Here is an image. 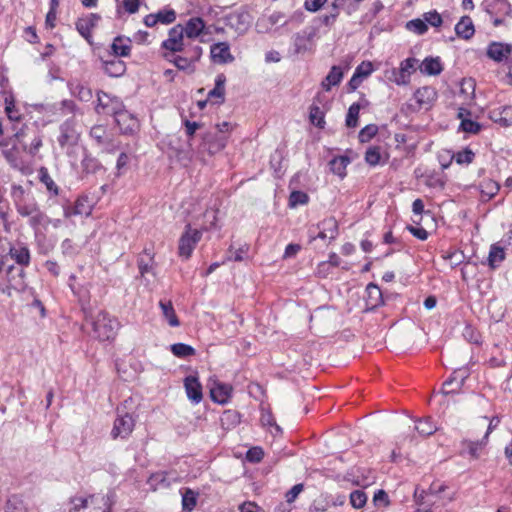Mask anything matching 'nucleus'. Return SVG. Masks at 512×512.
Instances as JSON below:
<instances>
[{
  "instance_id": "1",
  "label": "nucleus",
  "mask_w": 512,
  "mask_h": 512,
  "mask_svg": "<svg viewBox=\"0 0 512 512\" xmlns=\"http://www.w3.org/2000/svg\"><path fill=\"white\" fill-rule=\"evenodd\" d=\"M84 319L86 323L92 326V336L99 341H111L117 335L120 323L115 317L110 316L103 310H98L96 314L90 306H82Z\"/></svg>"
},
{
  "instance_id": "2",
  "label": "nucleus",
  "mask_w": 512,
  "mask_h": 512,
  "mask_svg": "<svg viewBox=\"0 0 512 512\" xmlns=\"http://www.w3.org/2000/svg\"><path fill=\"white\" fill-rule=\"evenodd\" d=\"M13 130H15L14 137L22 145L23 150L31 156H35L42 146V136L40 133L35 128L27 125H23L19 129L13 126Z\"/></svg>"
},
{
  "instance_id": "3",
  "label": "nucleus",
  "mask_w": 512,
  "mask_h": 512,
  "mask_svg": "<svg viewBox=\"0 0 512 512\" xmlns=\"http://www.w3.org/2000/svg\"><path fill=\"white\" fill-rule=\"evenodd\" d=\"M60 134L57 138L61 148H66L68 157H72L75 147L80 140V133L76 129V120L69 118L65 120L59 127Z\"/></svg>"
},
{
  "instance_id": "4",
  "label": "nucleus",
  "mask_w": 512,
  "mask_h": 512,
  "mask_svg": "<svg viewBox=\"0 0 512 512\" xmlns=\"http://www.w3.org/2000/svg\"><path fill=\"white\" fill-rule=\"evenodd\" d=\"M201 143L195 150L198 157L204 159L205 154L212 156L222 151L227 144V138L223 135L208 131L202 134Z\"/></svg>"
},
{
  "instance_id": "5",
  "label": "nucleus",
  "mask_w": 512,
  "mask_h": 512,
  "mask_svg": "<svg viewBox=\"0 0 512 512\" xmlns=\"http://www.w3.org/2000/svg\"><path fill=\"white\" fill-rule=\"evenodd\" d=\"M135 427V418L132 414L125 411L124 407L117 408V418L114 421L111 430V437L113 439H127Z\"/></svg>"
},
{
  "instance_id": "6",
  "label": "nucleus",
  "mask_w": 512,
  "mask_h": 512,
  "mask_svg": "<svg viewBox=\"0 0 512 512\" xmlns=\"http://www.w3.org/2000/svg\"><path fill=\"white\" fill-rule=\"evenodd\" d=\"M224 23L233 29L238 36L247 33L252 23V16L245 9L235 10L223 17Z\"/></svg>"
},
{
  "instance_id": "7",
  "label": "nucleus",
  "mask_w": 512,
  "mask_h": 512,
  "mask_svg": "<svg viewBox=\"0 0 512 512\" xmlns=\"http://www.w3.org/2000/svg\"><path fill=\"white\" fill-rule=\"evenodd\" d=\"M125 108L122 100L105 92L97 93V105L95 110L98 114L111 115L115 117L118 112Z\"/></svg>"
},
{
  "instance_id": "8",
  "label": "nucleus",
  "mask_w": 512,
  "mask_h": 512,
  "mask_svg": "<svg viewBox=\"0 0 512 512\" xmlns=\"http://www.w3.org/2000/svg\"><path fill=\"white\" fill-rule=\"evenodd\" d=\"M202 232L197 229H191L190 225L186 226V231L182 234L179 239L178 254L185 260L189 259L192 252L201 240Z\"/></svg>"
},
{
  "instance_id": "9",
  "label": "nucleus",
  "mask_w": 512,
  "mask_h": 512,
  "mask_svg": "<svg viewBox=\"0 0 512 512\" xmlns=\"http://www.w3.org/2000/svg\"><path fill=\"white\" fill-rule=\"evenodd\" d=\"M80 167L82 179L89 175H103L106 173V168L86 148H83Z\"/></svg>"
},
{
  "instance_id": "10",
  "label": "nucleus",
  "mask_w": 512,
  "mask_h": 512,
  "mask_svg": "<svg viewBox=\"0 0 512 512\" xmlns=\"http://www.w3.org/2000/svg\"><path fill=\"white\" fill-rule=\"evenodd\" d=\"M114 120L122 134L132 135L139 129L138 119L125 108L118 112Z\"/></svg>"
},
{
  "instance_id": "11",
  "label": "nucleus",
  "mask_w": 512,
  "mask_h": 512,
  "mask_svg": "<svg viewBox=\"0 0 512 512\" xmlns=\"http://www.w3.org/2000/svg\"><path fill=\"white\" fill-rule=\"evenodd\" d=\"M317 229L319 230L317 235H311V238L314 240L316 238L322 240H334L338 236V222L334 217H329L317 224Z\"/></svg>"
},
{
  "instance_id": "12",
  "label": "nucleus",
  "mask_w": 512,
  "mask_h": 512,
  "mask_svg": "<svg viewBox=\"0 0 512 512\" xmlns=\"http://www.w3.org/2000/svg\"><path fill=\"white\" fill-rule=\"evenodd\" d=\"M418 60L416 58H407L400 63L398 70L393 71V81L397 85H407L410 82V76L415 71Z\"/></svg>"
},
{
  "instance_id": "13",
  "label": "nucleus",
  "mask_w": 512,
  "mask_h": 512,
  "mask_svg": "<svg viewBox=\"0 0 512 512\" xmlns=\"http://www.w3.org/2000/svg\"><path fill=\"white\" fill-rule=\"evenodd\" d=\"M185 34L184 27L180 24L174 26L169 31V37L162 42V48L168 52H178L185 43L183 42V36Z\"/></svg>"
},
{
  "instance_id": "14",
  "label": "nucleus",
  "mask_w": 512,
  "mask_h": 512,
  "mask_svg": "<svg viewBox=\"0 0 512 512\" xmlns=\"http://www.w3.org/2000/svg\"><path fill=\"white\" fill-rule=\"evenodd\" d=\"M187 398L192 404H199L203 399L202 385L196 376L189 375L184 379Z\"/></svg>"
},
{
  "instance_id": "15",
  "label": "nucleus",
  "mask_w": 512,
  "mask_h": 512,
  "mask_svg": "<svg viewBox=\"0 0 512 512\" xmlns=\"http://www.w3.org/2000/svg\"><path fill=\"white\" fill-rule=\"evenodd\" d=\"M100 19L101 16L99 14L91 13L86 18L77 20L75 24L76 30L88 43H91V30L97 25Z\"/></svg>"
},
{
  "instance_id": "16",
  "label": "nucleus",
  "mask_w": 512,
  "mask_h": 512,
  "mask_svg": "<svg viewBox=\"0 0 512 512\" xmlns=\"http://www.w3.org/2000/svg\"><path fill=\"white\" fill-rule=\"evenodd\" d=\"M9 255L20 266L30 265L31 255L28 246L23 242H17L9 247Z\"/></svg>"
},
{
  "instance_id": "17",
  "label": "nucleus",
  "mask_w": 512,
  "mask_h": 512,
  "mask_svg": "<svg viewBox=\"0 0 512 512\" xmlns=\"http://www.w3.org/2000/svg\"><path fill=\"white\" fill-rule=\"evenodd\" d=\"M366 310H375L383 304L382 291L378 285L369 283L365 289Z\"/></svg>"
},
{
  "instance_id": "18",
  "label": "nucleus",
  "mask_w": 512,
  "mask_h": 512,
  "mask_svg": "<svg viewBox=\"0 0 512 512\" xmlns=\"http://www.w3.org/2000/svg\"><path fill=\"white\" fill-rule=\"evenodd\" d=\"M210 53L213 61L220 64L230 63L234 60L227 42L213 44Z\"/></svg>"
},
{
  "instance_id": "19",
  "label": "nucleus",
  "mask_w": 512,
  "mask_h": 512,
  "mask_svg": "<svg viewBox=\"0 0 512 512\" xmlns=\"http://www.w3.org/2000/svg\"><path fill=\"white\" fill-rule=\"evenodd\" d=\"M316 35V29L312 28L309 32L304 30L301 33H296L293 36V49L295 54L305 53L309 47L308 43Z\"/></svg>"
},
{
  "instance_id": "20",
  "label": "nucleus",
  "mask_w": 512,
  "mask_h": 512,
  "mask_svg": "<svg viewBox=\"0 0 512 512\" xmlns=\"http://www.w3.org/2000/svg\"><path fill=\"white\" fill-rule=\"evenodd\" d=\"M163 57L170 63H173L179 70L187 71L189 73L194 72V65L183 53L179 52H166Z\"/></svg>"
},
{
  "instance_id": "21",
  "label": "nucleus",
  "mask_w": 512,
  "mask_h": 512,
  "mask_svg": "<svg viewBox=\"0 0 512 512\" xmlns=\"http://www.w3.org/2000/svg\"><path fill=\"white\" fill-rule=\"evenodd\" d=\"M131 39L122 35L114 38L111 44L113 57H127L131 52Z\"/></svg>"
},
{
  "instance_id": "22",
  "label": "nucleus",
  "mask_w": 512,
  "mask_h": 512,
  "mask_svg": "<svg viewBox=\"0 0 512 512\" xmlns=\"http://www.w3.org/2000/svg\"><path fill=\"white\" fill-rule=\"evenodd\" d=\"M102 68L110 77H120L126 71V64L118 57H112L110 60L102 61Z\"/></svg>"
},
{
  "instance_id": "23",
  "label": "nucleus",
  "mask_w": 512,
  "mask_h": 512,
  "mask_svg": "<svg viewBox=\"0 0 512 512\" xmlns=\"http://www.w3.org/2000/svg\"><path fill=\"white\" fill-rule=\"evenodd\" d=\"M490 119L502 127L512 126V106L506 105L492 110Z\"/></svg>"
},
{
  "instance_id": "24",
  "label": "nucleus",
  "mask_w": 512,
  "mask_h": 512,
  "mask_svg": "<svg viewBox=\"0 0 512 512\" xmlns=\"http://www.w3.org/2000/svg\"><path fill=\"white\" fill-rule=\"evenodd\" d=\"M232 387L229 384L217 383L211 390V399L218 404H226L231 398Z\"/></svg>"
},
{
  "instance_id": "25",
  "label": "nucleus",
  "mask_w": 512,
  "mask_h": 512,
  "mask_svg": "<svg viewBox=\"0 0 512 512\" xmlns=\"http://www.w3.org/2000/svg\"><path fill=\"white\" fill-rule=\"evenodd\" d=\"M488 439L483 436L481 440L472 441L468 439H463L461 441L462 453H467L470 457L477 459L480 456V452L487 445Z\"/></svg>"
},
{
  "instance_id": "26",
  "label": "nucleus",
  "mask_w": 512,
  "mask_h": 512,
  "mask_svg": "<svg viewBox=\"0 0 512 512\" xmlns=\"http://www.w3.org/2000/svg\"><path fill=\"white\" fill-rule=\"evenodd\" d=\"M414 97L420 107L429 106L436 100L437 92L433 87L424 86L415 91Z\"/></svg>"
},
{
  "instance_id": "27",
  "label": "nucleus",
  "mask_w": 512,
  "mask_h": 512,
  "mask_svg": "<svg viewBox=\"0 0 512 512\" xmlns=\"http://www.w3.org/2000/svg\"><path fill=\"white\" fill-rule=\"evenodd\" d=\"M511 52L509 45L492 42L487 48V56L497 62H501Z\"/></svg>"
},
{
  "instance_id": "28",
  "label": "nucleus",
  "mask_w": 512,
  "mask_h": 512,
  "mask_svg": "<svg viewBox=\"0 0 512 512\" xmlns=\"http://www.w3.org/2000/svg\"><path fill=\"white\" fill-rule=\"evenodd\" d=\"M455 32L463 39H470L475 32L472 19L469 16H463L456 24Z\"/></svg>"
},
{
  "instance_id": "29",
  "label": "nucleus",
  "mask_w": 512,
  "mask_h": 512,
  "mask_svg": "<svg viewBox=\"0 0 512 512\" xmlns=\"http://www.w3.org/2000/svg\"><path fill=\"white\" fill-rule=\"evenodd\" d=\"M205 28V22L200 17L190 18L184 27L187 38L192 39L198 37Z\"/></svg>"
},
{
  "instance_id": "30",
  "label": "nucleus",
  "mask_w": 512,
  "mask_h": 512,
  "mask_svg": "<svg viewBox=\"0 0 512 512\" xmlns=\"http://www.w3.org/2000/svg\"><path fill=\"white\" fill-rule=\"evenodd\" d=\"M284 18V14L281 12H274L268 17H262L257 20L256 28L258 32L265 33L269 29L278 24Z\"/></svg>"
},
{
  "instance_id": "31",
  "label": "nucleus",
  "mask_w": 512,
  "mask_h": 512,
  "mask_svg": "<svg viewBox=\"0 0 512 512\" xmlns=\"http://www.w3.org/2000/svg\"><path fill=\"white\" fill-rule=\"evenodd\" d=\"M420 68H421L422 73L430 75V76L439 75L443 70V67H442L439 57H436V58L426 57L423 60Z\"/></svg>"
},
{
  "instance_id": "32",
  "label": "nucleus",
  "mask_w": 512,
  "mask_h": 512,
  "mask_svg": "<svg viewBox=\"0 0 512 512\" xmlns=\"http://www.w3.org/2000/svg\"><path fill=\"white\" fill-rule=\"evenodd\" d=\"M343 78V71L339 66H332L327 76L321 83V86L326 91H329L332 86L340 84Z\"/></svg>"
},
{
  "instance_id": "33",
  "label": "nucleus",
  "mask_w": 512,
  "mask_h": 512,
  "mask_svg": "<svg viewBox=\"0 0 512 512\" xmlns=\"http://www.w3.org/2000/svg\"><path fill=\"white\" fill-rule=\"evenodd\" d=\"M350 163L348 156H337L329 161L330 170L333 174L344 178L346 176V168Z\"/></svg>"
},
{
  "instance_id": "34",
  "label": "nucleus",
  "mask_w": 512,
  "mask_h": 512,
  "mask_svg": "<svg viewBox=\"0 0 512 512\" xmlns=\"http://www.w3.org/2000/svg\"><path fill=\"white\" fill-rule=\"evenodd\" d=\"M68 85H69L71 94L73 96L77 97L80 101L88 102L92 99V97H93L92 90L88 86H86L82 83H79V82H76V83L70 82Z\"/></svg>"
},
{
  "instance_id": "35",
  "label": "nucleus",
  "mask_w": 512,
  "mask_h": 512,
  "mask_svg": "<svg viewBox=\"0 0 512 512\" xmlns=\"http://www.w3.org/2000/svg\"><path fill=\"white\" fill-rule=\"evenodd\" d=\"M153 263V256L150 252H148L147 249H145L138 258L139 271L143 277H146V275L149 273L155 276V273L153 272Z\"/></svg>"
},
{
  "instance_id": "36",
  "label": "nucleus",
  "mask_w": 512,
  "mask_h": 512,
  "mask_svg": "<svg viewBox=\"0 0 512 512\" xmlns=\"http://www.w3.org/2000/svg\"><path fill=\"white\" fill-rule=\"evenodd\" d=\"M225 82H226V77L224 74L217 75V77L215 79V86L211 91H209L208 98L209 99L217 98V99H219V101H218L219 103H223L224 99H225L224 98Z\"/></svg>"
},
{
  "instance_id": "37",
  "label": "nucleus",
  "mask_w": 512,
  "mask_h": 512,
  "mask_svg": "<svg viewBox=\"0 0 512 512\" xmlns=\"http://www.w3.org/2000/svg\"><path fill=\"white\" fill-rule=\"evenodd\" d=\"M505 259V251L504 248L499 246L498 244H493L490 247L489 255H488V264L494 269L499 266V264Z\"/></svg>"
},
{
  "instance_id": "38",
  "label": "nucleus",
  "mask_w": 512,
  "mask_h": 512,
  "mask_svg": "<svg viewBox=\"0 0 512 512\" xmlns=\"http://www.w3.org/2000/svg\"><path fill=\"white\" fill-rule=\"evenodd\" d=\"M198 493L186 488L182 494V509L184 512H192L197 505Z\"/></svg>"
},
{
  "instance_id": "39",
  "label": "nucleus",
  "mask_w": 512,
  "mask_h": 512,
  "mask_svg": "<svg viewBox=\"0 0 512 512\" xmlns=\"http://www.w3.org/2000/svg\"><path fill=\"white\" fill-rule=\"evenodd\" d=\"M5 512H27V507L19 495H11L6 502Z\"/></svg>"
},
{
  "instance_id": "40",
  "label": "nucleus",
  "mask_w": 512,
  "mask_h": 512,
  "mask_svg": "<svg viewBox=\"0 0 512 512\" xmlns=\"http://www.w3.org/2000/svg\"><path fill=\"white\" fill-rule=\"evenodd\" d=\"M170 350L174 356L178 358H187L195 355V349L185 343H175L170 346Z\"/></svg>"
},
{
  "instance_id": "41",
  "label": "nucleus",
  "mask_w": 512,
  "mask_h": 512,
  "mask_svg": "<svg viewBox=\"0 0 512 512\" xmlns=\"http://www.w3.org/2000/svg\"><path fill=\"white\" fill-rule=\"evenodd\" d=\"M325 114L319 106L312 104L309 108V119L313 125L323 129L325 126Z\"/></svg>"
},
{
  "instance_id": "42",
  "label": "nucleus",
  "mask_w": 512,
  "mask_h": 512,
  "mask_svg": "<svg viewBox=\"0 0 512 512\" xmlns=\"http://www.w3.org/2000/svg\"><path fill=\"white\" fill-rule=\"evenodd\" d=\"M74 206L76 208V213L88 216L91 214L93 203L87 195H81L75 201Z\"/></svg>"
},
{
  "instance_id": "43",
  "label": "nucleus",
  "mask_w": 512,
  "mask_h": 512,
  "mask_svg": "<svg viewBox=\"0 0 512 512\" xmlns=\"http://www.w3.org/2000/svg\"><path fill=\"white\" fill-rule=\"evenodd\" d=\"M415 430L422 436H430L436 432L437 427L431 421L430 417L421 419L415 425Z\"/></svg>"
},
{
  "instance_id": "44",
  "label": "nucleus",
  "mask_w": 512,
  "mask_h": 512,
  "mask_svg": "<svg viewBox=\"0 0 512 512\" xmlns=\"http://www.w3.org/2000/svg\"><path fill=\"white\" fill-rule=\"evenodd\" d=\"M39 179L46 186L47 190L51 192L53 195L59 194V188L56 183L53 181L51 176L48 173L47 168L41 167L39 170Z\"/></svg>"
},
{
  "instance_id": "45",
  "label": "nucleus",
  "mask_w": 512,
  "mask_h": 512,
  "mask_svg": "<svg viewBox=\"0 0 512 512\" xmlns=\"http://www.w3.org/2000/svg\"><path fill=\"white\" fill-rule=\"evenodd\" d=\"M162 316L168 321L171 327H178L180 325V321L170 301L168 303H162Z\"/></svg>"
},
{
  "instance_id": "46",
  "label": "nucleus",
  "mask_w": 512,
  "mask_h": 512,
  "mask_svg": "<svg viewBox=\"0 0 512 512\" xmlns=\"http://www.w3.org/2000/svg\"><path fill=\"white\" fill-rule=\"evenodd\" d=\"M178 52L185 54L194 65L202 55V48L198 45L185 44Z\"/></svg>"
},
{
  "instance_id": "47",
  "label": "nucleus",
  "mask_w": 512,
  "mask_h": 512,
  "mask_svg": "<svg viewBox=\"0 0 512 512\" xmlns=\"http://www.w3.org/2000/svg\"><path fill=\"white\" fill-rule=\"evenodd\" d=\"M5 112H6L8 119L11 122H19L20 121L21 115L15 107V102H14V99L12 96L5 98Z\"/></svg>"
},
{
  "instance_id": "48",
  "label": "nucleus",
  "mask_w": 512,
  "mask_h": 512,
  "mask_svg": "<svg viewBox=\"0 0 512 512\" xmlns=\"http://www.w3.org/2000/svg\"><path fill=\"white\" fill-rule=\"evenodd\" d=\"M360 111V104L353 103L347 112L346 115V126L349 128H355L358 125V117Z\"/></svg>"
},
{
  "instance_id": "49",
  "label": "nucleus",
  "mask_w": 512,
  "mask_h": 512,
  "mask_svg": "<svg viewBox=\"0 0 512 512\" xmlns=\"http://www.w3.org/2000/svg\"><path fill=\"white\" fill-rule=\"evenodd\" d=\"M381 160V149L378 146H370L365 152V161L370 166H376Z\"/></svg>"
},
{
  "instance_id": "50",
  "label": "nucleus",
  "mask_w": 512,
  "mask_h": 512,
  "mask_svg": "<svg viewBox=\"0 0 512 512\" xmlns=\"http://www.w3.org/2000/svg\"><path fill=\"white\" fill-rule=\"evenodd\" d=\"M309 202V196L303 191H292L289 196V207L295 208L298 205H305Z\"/></svg>"
},
{
  "instance_id": "51",
  "label": "nucleus",
  "mask_w": 512,
  "mask_h": 512,
  "mask_svg": "<svg viewBox=\"0 0 512 512\" xmlns=\"http://www.w3.org/2000/svg\"><path fill=\"white\" fill-rule=\"evenodd\" d=\"M16 207V210L17 212L22 216V217H30L32 214H34V212H36L39 207L37 205L36 202L32 201V202H21L17 205H15Z\"/></svg>"
},
{
  "instance_id": "52",
  "label": "nucleus",
  "mask_w": 512,
  "mask_h": 512,
  "mask_svg": "<svg viewBox=\"0 0 512 512\" xmlns=\"http://www.w3.org/2000/svg\"><path fill=\"white\" fill-rule=\"evenodd\" d=\"M414 498L418 505L428 507V509L425 510V512H432L431 507L435 505V501L432 499H428V492H426V490H421L420 492H418V490L416 489L414 493Z\"/></svg>"
},
{
  "instance_id": "53",
  "label": "nucleus",
  "mask_w": 512,
  "mask_h": 512,
  "mask_svg": "<svg viewBox=\"0 0 512 512\" xmlns=\"http://www.w3.org/2000/svg\"><path fill=\"white\" fill-rule=\"evenodd\" d=\"M378 132V127L375 124L366 125L359 132L358 138L361 143L370 141Z\"/></svg>"
},
{
  "instance_id": "54",
  "label": "nucleus",
  "mask_w": 512,
  "mask_h": 512,
  "mask_svg": "<svg viewBox=\"0 0 512 512\" xmlns=\"http://www.w3.org/2000/svg\"><path fill=\"white\" fill-rule=\"evenodd\" d=\"M475 154L470 148H465L457 152L453 158L458 164H470L474 160Z\"/></svg>"
},
{
  "instance_id": "55",
  "label": "nucleus",
  "mask_w": 512,
  "mask_h": 512,
  "mask_svg": "<svg viewBox=\"0 0 512 512\" xmlns=\"http://www.w3.org/2000/svg\"><path fill=\"white\" fill-rule=\"evenodd\" d=\"M406 28L418 35H422L428 30V25L421 19H413L407 22Z\"/></svg>"
},
{
  "instance_id": "56",
  "label": "nucleus",
  "mask_w": 512,
  "mask_h": 512,
  "mask_svg": "<svg viewBox=\"0 0 512 512\" xmlns=\"http://www.w3.org/2000/svg\"><path fill=\"white\" fill-rule=\"evenodd\" d=\"M366 502L367 496L363 491L354 490L353 492H351L350 503L354 508L360 509L366 504Z\"/></svg>"
},
{
  "instance_id": "57",
  "label": "nucleus",
  "mask_w": 512,
  "mask_h": 512,
  "mask_svg": "<svg viewBox=\"0 0 512 512\" xmlns=\"http://www.w3.org/2000/svg\"><path fill=\"white\" fill-rule=\"evenodd\" d=\"M183 125L185 127V133L188 137L189 145L192 146L191 140H192L193 136L195 135L196 131L203 127V124L200 122L190 121L188 119H185V120H183Z\"/></svg>"
},
{
  "instance_id": "58",
  "label": "nucleus",
  "mask_w": 512,
  "mask_h": 512,
  "mask_svg": "<svg viewBox=\"0 0 512 512\" xmlns=\"http://www.w3.org/2000/svg\"><path fill=\"white\" fill-rule=\"evenodd\" d=\"M460 129L467 133L477 134L481 130V125L470 118H463L460 123Z\"/></svg>"
},
{
  "instance_id": "59",
  "label": "nucleus",
  "mask_w": 512,
  "mask_h": 512,
  "mask_svg": "<svg viewBox=\"0 0 512 512\" xmlns=\"http://www.w3.org/2000/svg\"><path fill=\"white\" fill-rule=\"evenodd\" d=\"M463 337L470 343L480 344L481 336L476 329L471 325H466L463 330Z\"/></svg>"
},
{
  "instance_id": "60",
  "label": "nucleus",
  "mask_w": 512,
  "mask_h": 512,
  "mask_svg": "<svg viewBox=\"0 0 512 512\" xmlns=\"http://www.w3.org/2000/svg\"><path fill=\"white\" fill-rule=\"evenodd\" d=\"M11 196L15 205L26 201L25 190L21 185L13 184L11 187Z\"/></svg>"
},
{
  "instance_id": "61",
  "label": "nucleus",
  "mask_w": 512,
  "mask_h": 512,
  "mask_svg": "<svg viewBox=\"0 0 512 512\" xmlns=\"http://www.w3.org/2000/svg\"><path fill=\"white\" fill-rule=\"evenodd\" d=\"M264 457V452L260 447L250 448L246 453V459L252 463L260 462Z\"/></svg>"
},
{
  "instance_id": "62",
  "label": "nucleus",
  "mask_w": 512,
  "mask_h": 512,
  "mask_svg": "<svg viewBox=\"0 0 512 512\" xmlns=\"http://www.w3.org/2000/svg\"><path fill=\"white\" fill-rule=\"evenodd\" d=\"M426 24L439 27L442 24V17L437 11H430L424 14Z\"/></svg>"
},
{
  "instance_id": "63",
  "label": "nucleus",
  "mask_w": 512,
  "mask_h": 512,
  "mask_svg": "<svg viewBox=\"0 0 512 512\" xmlns=\"http://www.w3.org/2000/svg\"><path fill=\"white\" fill-rule=\"evenodd\" d=\"M90 136L98 143L103 144L106 136V130L103 126H93L90 130Z\"/></svg>"
},
{
  "instance_id": "64",
  "label": "nucleus",
  "mask_w": 512,
  "mask_h": 512,
  "mask_svg": "<svg viewBox=\"0 0 512 512\" xmlns=\"http://www.w3.org/2000/svg\"><path fill=\"white\" fill-rule=\"evenodd\" d=\"M46 215L38 209L34 214H32L29 218V225L33 229H38V227L45 221Z\"/></svg>"
}]
</instances>
